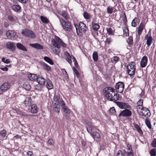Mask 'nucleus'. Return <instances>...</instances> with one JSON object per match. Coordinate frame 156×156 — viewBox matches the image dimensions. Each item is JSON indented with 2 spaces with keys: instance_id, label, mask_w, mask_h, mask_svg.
Wrapping results in <instances>:
<instances>
[{
  "instance_id": "nucleus-1",
  "label": "nucleus",
  "mask_w": 156,
  "mask_h": 156,
  "mask_svg": "<svg viewBox=\"0 0 156 156\" xmlns=\"http://www.w3.org/2000/svg\"><path fill=\"white\" fill-rule=\"evenodd\" d=\"M51 43L53 46L51 49L56 55H58L60 52V48L62 45L63 47H66V45L58 37H55V39L52 40Z\"/></svg>"
},
{
  "instance_id": "nucleus-2",
  "label": "nucleus",
  "mask_w": 156,
  "mask_h": 156,
  "mask_svg": "<svg viewBox=\"0 0 156 156\" xmlns=\"http://www.w3.org/2000/svg\"><path fill=\"white\" fill-rule=\"evenodd\" d=\"M105 94V97L108 100L114 102L119 100V95L116 94L115 91H106Z\"/></svg>"
},
{
  "instance_id": "nucleus-3",
  "label": "nucleus",
  "mask_w": 156,
  "mask_h": 156,
  "mask_svg": "<svg viewBox=\"0 0 156 156\" xmlns=\"http://www.w3.org/2000/svg\"><path fill=\"white\" fill-rule=\"evenodd\" d=\"M63 29L66 31H70L72 29V26L71 23L69 22H66L63 19H59Z\"/></svg>"
},
{
  "instance_id": "nucleus-4",
  "label": "nucleus",
  "mask_w": 156,
  "mask_h": 156,
  "mask_svg": "<svg viewBox=\"0 0 156 156\" xmlns=\"http://www.w3.org/2000/svg\"><path fill=\"white\" fill-rule=\"evenodd\" d=\"M135 64L133 62L130 63L127 66V72L130 76L134 75L136 69L135 66Z\"/></svg>"
},
{
  "instance_id": "nucleus-5",
  "label": "nucleus",
  "mask_w": 156,
  "mask_h": 156,
  "mask_svg": "<svg viewBox=\"0 0 156 156\" xmlns=\"http://www.w3.org/2000/svg\"><path fill=\"white\" fill-rule=\"evenodd\" d=\"M22 34L25 36L30 38H33L34 36V32L30 30L25 29L22 30Z\"/></svg>"
},
{
  "instance_id": "nucleus-6",
  "label": "nucleus",
  "mask_w": 156,
  "mask_h": 156,
  "mask_svg": "<svg viewBox=\"0 0 156 156\" xmlns=\"http://www.w3.org/2000/svg\"><path fill=\"white\" fill-rule=\"evenodd\" d=\"M115 87L118 92L120 93H122L124 90V84L123 82H119L116 84Z\"/></svg>"
},
{
  "instance_id": "nucleus-7",
  "label": "nucleus",
  "mask_w": 156,
  "mask_h": 156,
  "mask_svg": "<svg viewBox=\"0 0 156 156\" xmlns=\"http://www.w3.org/2000/svg\"><path fill=\"white\" fill-rule=\"evenodd\" d=\"M138 114L140 115L144 116L147 118L150 116L151 115V113L149 110L146 108H143L142 111H140L138 112Z\"/></svg>"
},
{
  "instance_id": "nucleus-8",
  "label": "nucleus",
  "mask_w": 156,
  "mask_h": 156,
  "mask_svg": "<svg viewBox=\"0 0 156 156\" xmlns=\"http://www.w3.org/2000/svg\"><path fill=\"white\" fill-rule=\"evenodd\" d=\"M132 115L131 112L128 109H126L121 112L119 115V116L125 117L129 116Z\"/></svg>"
},
{
  "instance_id": "nucleus-9",
  "label": "nucleus",
  "mask_w": 156,
  "mask_h": 156,
  "mask_svg": "<svg viewBox=\"0 0 156 156\" xmlns=\"http://www.w3.org/2000/svg\"><path fill=\"white\" fill-rule=\"evenodd\" d=\"M79 26V28H78V30L80 33L83 32L85 33L87 29V27L86 25L83 22H80Z\"/></svg>"
},
{
  "instance_id": "nucleus-10",
  "label": "nucleus",
  "mask_w": 156,
  "mask_h": 156,
  "mask_svg": "<svg viewBox=\"0 0 156 156\" xmlns=\"http://www.w3.org/2000/svg\"><path fill=\"white\" fill-rule=\"evenodd\" d=\"M114 102L117 105L121 108L125 109L126 108H129L130 107V106L127 103L116 101Z\"/></svg>"
},
{
  "instance_id": "nucleus-11",
  "label": "nucleus",
  "mask_w": 156,
  "mask_h": 156,
  "mask_svg": "<svg viewBox=\"0 0 156 156\" xmlns=\"http://www.w3.org/2000/svg\"><path fill=\"white\" fill-rule=\"evenodd\" d=\"M94 140L96 141H99L101 140V137L99 133L97 132H93L90 134Z\"/></svg>"
},
{
  "instance_id": "nucleus-12",
  "label": "nucleus",
  "mask_w": 156,
  "mask_h": 156,
  "mask_svg": "<svg viewBox=\"0 0 156 156\" xmlns=\"http://www.w3.org/2000/svg\"><path fill=\"white\" fill-rule=\"evenodd\" d=\"M61 106L63 111L67 114H69L70 112L69 109L67 107L66 104L63 100H61Z\"/></svg>"
},
{
  "instance_id": "nucleus-13",
  "label": "nucleus",
  "mask_w": 156,
  "mask_h": 156,
  "mask_svg": "<svg viewBox=\"0 0 156 156\" xmlns=\"http://www.w3.org/2000/svg\"><path fill=\"white\" fill-rule=\"evenodd\" d=\"M6 36L8 38L13 40L14 39V37L16 35V33L13 30H8L6 32Z\"/></svg>"
},
{
  "instance_id": "nucleus-14",
  "label": "nucleus",
  "mask_w": 156,
  "mask_h": 156,
  "mask_svg": "<svg viewBox=\"0 0 156 156\" xmlns=\"http://www.w3.org/2000/svg\"><path fill=\"white\" fill-rule=\"evenodd\" d=\"M62 100L60 98L59 94H55L53 98V104L55 103L56 104H61Z\"/></svg>"
},
{
  "instance_id": "nucleus-15",
  "label": "nucleus",
  "mask_w": 156,
  "mask_h": 156,
  "mask_svg": "<svg viewBox=\"0 0 156 156\" xmlns=\"http://www.w3.org/2000/svg\"><path fill=\"white\" fill-rule=\"evenodd\" d=\"M148 58L146 56H144L142 58L140 66L142 68L145 67L147 64Z\"/></svg>"
},
{
  "instance_id": "nucleus-16",
  "label": "nucleus",
  "mask_w": 156,
  "mask_h": 156,
  "mask_svg": "<svg viewBox=\"0 0 156 156\" xmlns=\"http://www.w3.org/2000/svg\"><path fill=\"white\" fill-rule=\"evenodd\" d=\"M7 48L12 51L15 50L16 46L14 43L12 42H8L6 44Z\"/></svg>"
},
{
  "instance_id": "nucleus-17",
  "label": "nucleus",
  "mask_w": 156,
  "mask_h": 156,
  "mask_svg": "<svg viewBox=\"0 0 156 156\" xmlns=\"http://www.w3.org/2000/svg\"><path fill=\"white\" fill-rule=\"evenodd\" d=\"M86 127L87 132L90 134L92 133V131L94 128V126L92 125L90 122L87 123Z\"/></svg>"
},
{
  "instance_id": "nucleus-18",
  "label": "nucleus",
  "mask_w": 156,
  "mask_h": 156,
  "mask_svg": "<svg viewBox=\"0 0 156 156\" xmlns=\"http://www.w3.org/2000/svg\"><path fill=\"white\" fill-rule=\"evenodd\" d=\"M8 19L12 23L14 24L18 20L17 18L11 15H8Z\"/></svg>"
},
{
  "instance_id": "nucleus-19",
  "label": "nucleus",
  "mask_w": 156,
  "mask_h": 156,
  "mask_svg": "<svg viewBox=\"0 0 156 156\" xmlns=\"http://www.w3.org/2000/svg\"><path fill=\"white\" fill-rule=\"evenodd\" d=\"M65 57L66 58V59L68 62L70 64H71L72 63V58L70 55L69 53L67 52H65Z\"/></svg>"
},
{
  "instance_id": "nucleus-20",
  "label": "nucleus",
  "mask_w": 156,
  "mask_h": 156,
  "mask_svg": "<svg viewBox=\"0 0 156 156\" xmlns=\"http://www.w3.org/2000/svg\"><path fill=\"white\" fill-rule=\"evenodd\" d=\"M37 81L41 86L44 85L45 82L44 79L41 76H39Z\"/></svg>"
},
{
  "instance_id": "nucleus-21",
  "label": "nucleus",
  "mask_w": 156,
  "mask_h": 156,
  "mask_svg": "<svg viewBox=\"0 0 156 156\" xmlns=\"http://www.w3.org/2000/svg\"><path fill=\"white\" fill-rule=\"evenodd\" d=\"M28 78L30 80L32 81L37 80L38 76L36 74H30L28 75Z\"/></svg>"
},
{
  "instance_id": "nucleus-22",
  "label": "nucleus",
  "mask_w": 156,
  "mask_h": 156,
  "mask_svg": "<svg viewBox=\"0 0 156 156\" xmlns=\"http://www.w3.org/2000/svg\"><path fill=\"white\" fill-rule=\"evenodd\" d=\"M32 47L38 49H42L43 47L41 45L38 44H30Z\"/></svg>"
},
{
  "instance_id": "nucleus-23",
  "label": "nucleus",
  "mask_w": 156,
  "mask_h": 156,
  "mask_svg": "<svg viewBox=\"0 0 156 156\" xmlns=\"http://www.w3.org/2000/svg\"><path fill=\"white\" fill-rule=\"evenodd\" d=\"M46 82L47 83L46 86L47 88L49 90L52 89L53 85L51 81L49 79H47L46 80Z\"/></svg>"
},
{
  "instance_id": "nucleus-24",
  "label": "nucleus",
  "mask_w": 156,
  "mask_h": 156,
  "mask_svg": "<svg viewBox=\"0 0 156 156\" xmlns=\"http://www.w3.org/2000/svg\"><path fill=\"white\" fill-rule=\"evenodd\" d=\"M145 26V24L142 23H140L138 28V34L140 36L142 33Z\"/></svg>"
},
{
  "instance_id": "nucleus-25",
  "label": "nucleus",
  "mask_w": 156,
  "mask_h": 156,
  "mask_svg": "<svg viewBox=\"0 0 156 156\" xmlns=\"http://www.w3.org/2000/svg\"><path fill=\"white\" fill-rule=\"evenodd\" d=\"M10 84L8 83H5L1 86V89L5 91L8 90L10 87Z\"/></svg>"
},
{
  "instance_id": "nucleus-26",
  "label": "nucleus",
  "mask_w": 156,
  "mask_h": 156,
  "mask_svg": "<svg viewBox=\"0 0 156 156\" xmlns=\"http://www.w3.org/2000/svg\"><path fill=\"white\" fill-rule=\"evenodd\" d=\"M30 112L33 113H36L37 112V107L35 104H33L31 105Z\"/></svg>"
},
{
  "instance_id": "nucleus-27",
  "label": "nucleus",
  "mask_w": 156,
  "mask_h": 156,
  "mask_svg": "<svg viewBox=\"0 0 156 156\" xmlns=\"http://www.w3.org/2000/svg\"><path fill=\"white\" fill-rule=\"evenodd\" d=\"M31 97H29L26 98L24 101V104L26 106H29L30 105L31 103Z\"/></svg>"
},
{
  "instance_id": "nucleus-28",
  "label": "nucleus",
  "mask_w": 156,
  "mask_h": 156,
  "mask_svg": "<svg viewBox=\"0 0 156 156\" xmlns=\"http://www.w3.org/2000/svg\"><path fill=\"white\" fill-rule=\"evenodd\" d=\"M40 19L42 22L44 24H48L49 23V20L46 17L43 16H41L40 17Z\"/></svg>"
},
{
  "instance_id": "nucleus-29",
  "label": "nucleus",
  "mask_w": 156,
  "mask_h": 156,
  "mask_svg": "<svg viewBox=\"0 0 156 156\" xmlns=\"http://www.w3.org/2000/svg\"><path fill=\"white\" fill-rule=\"evenodd\" d=\"M16 47L19 49L22 50L26 51H27V49L22 44L20 43H17Z\"/></svg>"
},
{
  "instance_id": "nucleus-30",
  "label": "nucleus",
  "mask_w": 156,
  "mask_h": 156,
  "mask_svg": "<svg viewBox=\"0 0 156 156\" xmlns=\"http://www.w3.org/2000/svg\"><path fill=\"white\" fill-rule=\"evenodd\" d=\"M54 105H53V109L54 111L57 112V113H58L60 110V104L55 103V104H53Z\"/></svg>"
},
{
  "instance_id": "nucleus-31",
  "label": "nucleus",
  "mask_w": 156,
  "mask_h": 156,
  "mask_svg": "<svg viewBox=\"0 0 156 156\" xmlns=\"http://www.w3.org/2000/svg\"><path fill=\"white\" fill-rule=\"evenodd\" d=\"M23 88L27 90H30L31 88L29 83L28 82H24L23 84Z\"/></svg>"
},
{
  "instance_id": "nucleus-32",
  "label": "nucleus",
  "mask_w": 156,
  "mask_h": 156,
  "mask_svg": "<svg viewBox=\"0 0 156 156\" xmlns=\"http://www.w3.org/2000/svg\"><path fill=\"white\" fill-rule=\"evenodd\" d=\"M147 40V44L148 46H150L152 43L153 40V37L151 35H150Z\"/></svg>"
},
{
  "instance_id": "nucleus-33",
  "label": "nucleus",
  "mask_w": 156,
  "mask_h": 156,
  "mask_svg": "<svg viewBox=\"0 0 156 156\" xmlns=\"http://www.w3.org/2000/svg\"><path fill=\"white\" fill-rule=\"evenodd\" d=\"M134 127L136 129L137 131L139 133L140 135H142L143 134V133L140 127L137 124L134 125Z\"/></svg>"
},
{
  "instance_id": "nucleus-34",
  "label": "nucleus",
  "mask_w": 156,
  "mask_h": 156,
  "mask_svg": "<svg viewBox=\"0 0 156 156\" xmlns=\"http://www.w3.org/2000/svg\"><path fill=\"white\" fill-rule=\"evenodd\" d=\"M92 28L95 31H97L100 28V26L98 24L93 22L92 23Z\"/></svg>"
},
{
  "instance_id": "nucleus-35",
  "label": "nucleus",
  "mask_w": 156,
  "mask_h": 156,
  "mask_svg": "<svg viewBox=\"0 0 156 156\" xmlns=\"http://www.w3.org/2000/svg\"><path fill=\"white\" fill-rule=\"evenodd\" d=\"M44 59L45 61L51 65H53L54 64V62L52 60L48 57L45 56L44 57Z\"/></svg>"
},
{
  "instance_id": "nucleus-36",
  "label": "nucleus",
  "mask_w": 156,
  "mask_h": 156,
  "mask_svg": "<svg viewBox=\"0 0 156 156\" xmlns=\"http://www.w3.org/2000/svg\"><path fill=\"white\" fill-rule=\"evenodd\" d=\"M42 65L43 67L47 71H49L51 70V67L45 63H42Z\"/></svg>"
},
{
  "instance_id": "nucleus-37",
  "label": "nucleus",
  "mask_w": 156,
  "mask_h": 156,
  "mask_svg": "<svg viewBox=\"0 0 156 156\" xmlns=\"http://www.w3.org/2000/svg\"><path fill=\"white\" fill-rule=\"evenodd\" d=\"M123 32L125 36H128L129 35V30L127 27H125L123 28Z\"/></svg>"
},
{
  "instance_id": "nucleus-38",
  "label": "nucleus",
  "mask_w": 156,
  "mask_h": 156,
  "mask_svg": "<svg viewBox=\"0 0 156 156\" xmlns=\"http://www.w3.org/2000/svg\"><path fill=\"white\" fill-rule=\"evenodd\" d=\"M12 9L15 12H18L19 11L21 7L19 5H14L12 6Z\"/></svg>"
},
{
  "instance_id": "nucleus-39",
  "label": "nucleus",
  "mask_w": 156,
  "mask_h": 156,
  "mask_svg": "<svg viewBox=\"0 0 156 156\" xmlns=\"http://www.w3.org/2000/svg\"><path fill=\"white\" fill-rule=\"evenodd\" d=\"M83 16L84 18L86 19H89L91 18V15L86 12H84Z\"/></svg>"
},
{
  "instance_id": "nucleus-40",
  "label": "nucleus",
  "mask_w": 156,
  "mask_h": 156,
  "mask_svg": "<svg viewBox=\"0 0 156 156\" xmlns=\"http://www.w3.org/2000/svg\"><path fill=\"white\" fill-rule=\"evenodd\" d=\"M93 58L95 62L97 61L98 59V54L97 52L94 51L93 54Z\"/></svg>"
},
{
  "instance_id": "nucleus-41",
  "label": "nucleus",
  "mask_w": 156,
  "mask_h": 156,
  "mask_svg": "<svg viewBox=\"0 0 156 156\" xmlns=\"http://www.w3.org/2000/svg\"><path fill=\"white\" fill-rule=\"evenodd\" d=\"M60 14L66 19L69 18V16L67 14V12L65 11H62L60 13Z\"/></svg>"
},
{
  "instance_id": "nucleus-42",
  "label": "nucleus",
  "mask_w": 156,
  "mask_h": 156,
  "mask_svg": "<svg viewBox=\"0 0 156 156\" xmlns=\"http://www.w3.org/2000/svg\"><path fill=\"white\" fill-rule=\"evenodd\" d=\"M113 9L114 7L108 6L107 8V12L108 14H111L112 13Z\"/></svg>"
},
{
  "instance_id": "nucleus-43",
  "label": "nucleus",
  "mask_w": 156,
  "mask_h": 156,
  "mask_svg": "<svg viewBox=\"0 0 156 156\" xmlns=\"http://www.w3.org/2000/svg\"><path fill=\"white\" fill-rule=\"evenodd\" d=\"M150 154L151 156H155L156 155V148H154L151 150Z\"/></svg>"
},
{
  "instance_id": "nucleus-44",
  "label": "nucleus",
  "mask_w": 156,
  "mask_h": 156,
  "mask_svg": "<svg viewBox=\"0 0 156 156\" xmlns=\"http://www.w3.org/2000/svg\"><path fill=\"white\" fill-rule=\"evenodd\" d=\"M133 38L132 37L130 36L128 38V40H127V42L130 45H132L133 43Z\"/></svg>"
},
{
  "instance_id": "nucleus-45",
  "label": "nucleus",
  "mask_w": 156,
  "mask_h": 156,
  "mask_svg": "<svg viewBox=\"0 0 156 156\" xmlns=\"http://www.w3.org/2000/svg\"><path fill=\"white\" fill-rule=\"evenodd\" d=\"M145 123L147 127L150 129L151 128V126L150 121L146 119H145Z\"/></svg>"
},
{
  "instance_id": "nucleus-46",
  "label": "nucleus",
  "mask_w": 156,
  "mask_h": 156,
  "mask_svg": "<svg viewBox=\"0 0 156 156\" xmlns=\"http://www.w3.org/2000/svg\"><path fill=\"white\" fill-rule=\"evenodd\" d=\"M137 20H136L134 19L132 21L131 23L132 26L134 27H136L137 25Z\"/></svg>"
},
{
  "instance_id": "nucleus-47",
  "label": "nucleus",
  "mask_w": 156,
  "mask_h": 156,
  "mask_svg": "<svg viewBox=\"0 0 156 156\" xmlns=\"http://www.w3.org/2000/svg\"><path fill=\"white\" fill-rule=\"evenodd\" d=\"M119 59V58L117 56H114L112 58V61L113 63H116L118 62Z\"/></svg>"
},
{
  "instance_id": "nucleus-48",
  "label": "nucleus",
  "mask_w": 156,
  "mask_h": 156,
  "mask_svg": "<svg viewBox=\"0 0 156 156\" xmlns=\"http://www.w3.org/2000/svg\"><path fill=\"white\" fill-rule=\"evenodd\" d=\"M116 156H125V152L121 151H119L117 153Z\"/></svg>"
},
{
  "instance_id": "nucleus-49",
  "label": "nucleus",
  "mask_w": 156,
  "mask_h": 156,
  "mask_svg": "<svg viewBox=\"0 0 156 156\" xmlns=\"http://www.w3.org/2000/svg\"><path fill=\"white\" fill-rule=\"evenodd\" d=\"M6 131L5 129H3L1 131L0 134L3 138L5 137L6 135Z\"/></svg>"
},
{
  "instance_id": "nucleus-50",
  "label": "nucleus",
  "mask_w": 156,
  "mask_h": 156,
  "mask_svg": "<svg viewBox=\"0 0 156 156\" xmlns=\"http://www.w3.org/2000/svg\"><path fill=\"white\" fill-rule=\"evenodd\" d=\"M107 32L108 34L109 35H113L114 32L112 29L111 28H109L107 29Z\"/></svg>"
},
{
  "instance_id": "nucleus-51",
  "label": "nucleus",
  "mask_w": 156,
  "mask_h": 156,
  "mask_svg": "<svg viewBox=\"0 0 156 156\" xmlns=\"http://www.w3.org/2000/svg\"><path fill=\"white\" fill-rule=\"evenodd\" d=\"M105 90L104 91V93H106V91H114V89L113 88L111 87H108L105 88Z\"/></svg>"
},
{
  "instance_id": "nucleus-52",
  "label": "nucleus",
  "mask_w": 156,
  "mask_h": 156,
  "mask_svg": "<svg viewBox=\"0 0 156 156\" xmlns=\"http://www.w3.org/2000/svg\"><path fill=\"white\" fill-rule=\"evenodd\" d=\"M109 112L110 113L114 115L116 114V111L114 107L111 108L109 110Z\"/></svg>"
},
{
  "instance_id": "nucleus-53",
  "label": "nucleus",
  "mask_w": 156,
  "mask_h": 156,
  "mask_svg": "<svg viewBox=\"0 0 156 156\" xmlns=\"http://www.w3.org/2000/svg\"><path fill=\"white\" fill-rule=\"evenodd\" d=\"M152 146L153 147H156V138H154L151 144Z\"/></svg>"
},
{
  "instance_id": "nucleus-54",
  "label": "nucleus",
  "mask_w": 156,
  "mask_h": 156,
  "mask_svg": "<svg viewBox=\"0 0 156 156\" xmlns=\"http://www.w3.org/2000/svg\"><path fill=\"white\" fill-rule=\"evenodd\" d=\"M73 69L74 74L76 75V76L78 78L79 76V73L77 70L74 67L73 68Z\"/></svg>"
},
{
  "instance_id": "nucleus-55",
  "label": "nucleus",
  "mask_w": 156,
  "mask_h": 156,
  "mask_svg": "<svg viewBox=\"0 0 156 156\" xmlns=\"http://www.w3.org/2000/svg\"><path fill=\"white\" fill-rule=\"evenodd\" d=\"M72 57H73L72 59H73V62H74V63L75 64V67L76 68H77L78 66V64L77 62V61H76V59L75 58L74 56H72Z\"/></svg>"
},
{
  "instance_id": "nucleus-56",
  "label": "nucleus",
  "mask_w": 156,
  "mask_h": 156,
  "mask_svg": "<svg viewBox=\"0 0 156 156\" xmlns=\"http://www.w3.org/2000/svg\"><path fill=\"white\" fill-rule=\"evenodd\" d=\"M144 108L142 106H140V105H137V106L136 107V108L137 112L138 113V112L140 111V110H141V111H142L143 110V108Z\"/></svg>"
},
{
  "instance_id": "nucleus-57",
  "label": "nucleus",
  "mask_w": 156,
  "mask_h": 156,
  "mask_svg": "<svg viewBox=\"0 0 156 156\" xmlns=\"http://www.w3.org/2000/svg\"><path fill=\"white\" fill-rule=\"evenodd\" d=\"M143 99H140L137 102V105H140V106H142L143 105Z\"/></svg>"
},
{
  "instance_id": "nucleus-58",
  "label": "nucleus",
  "mask_w": 156,
  "mask_h": 156,
  "mask_svg": "<svg viewBox=\"0 0 156 156\" xmlns=\"http://www.w3.org/2000/svg\"><path fill=\"white\" fill-rule=\"evenodd\" d=\"M123 22L124 23H126L127 21L125 13H124L123 15Z\"/></svg>"
},
{
  "instance_id": "nucleus-59",
  "label": "nucleus",
  "mask_w": 156,
  "mask_h": 156,
  "mask_svg": "<svg viewBox=\"0 0 156 156\" xmlns=\"http://www.w3.org/2000/svg\"><path fill=\"white\" fill-rule=\"evenodd\" d=\"M1 69L3 71H7L8 70V68L6 67H3V66H1Z\"/></svg>"
},
{
  "instance_id": "nucleus-60",
  "label": "nucleus",
  "mask_w": 156,
  "mask_h": 156,
  "mask_svg": "<svg viewBox=\"0 0 156 156\" xmlns=\"http://www.w3.org/2000/svg\"><path fill=\"white\" fill-rule=\"evenodd\" d=\"M48 143L49 144L52 145L53 143V140L51 139H49L48 140Z\"/></svg>"
},
{
  "instance_id": "nucleus-61",
  "label": "nucleus",
  "mask_w": 156,
  "mask_h": 156,
  "mask_svg": "<svg viewBox=\"0 0 156 156\" xmlns=\"http://www.w3.org/2000/svg\"><path fill=\"white\" fill-rule=\"evenodd\" d=\"M112 40L110 38H107L106 39V40L105 42L108 43V44H110V43L111 42Z\"/></svg>"
},
{
  "instance_id": "nucleus-62",
  "label": "nucleus",
  "mask_w": 156,
  "mask_h": 156,
  "mask_svg": "<svg viewBox=\"0 0 156 156\" xmlns=\"http://www.w3.org/2000/svg\"><path fill=\"white\" fill-rule=\"evenodd\" d=\"M20 2L23 3V4H26L28 0H18Z\"/></svg>"
},
{
  "instance_id": "nucleus-63",
  "label": "nucleus",
  "mask_w": 156,
  "mask_h": 156,
  "mask_svg": "<svg viewBox=\"0 0 156 156\" xmlns=\"http://www.w3.org/2000/svg\"><path fill=\"white\" fill-rule=\"evenodd\" d=\"M27 156H32L33 152L31 151H29L27 153Z\"/></svg>"
},
{
  "instance_id": "nucleus-64",
  "label": "nucleus",
  "mask_w": 156,
  "mask_h": 156,
  "mask_svg": "<svg viewBox=\"0 0 156 156\" xmlns=\"http://www.w3.org/2000/svg\"><path fill=\"white\" fill-rule=\"evenodd\" d=\"M133 152L130 151L127 152V156H133Z\"/></svg>"
}]
</instances>
